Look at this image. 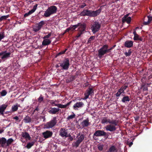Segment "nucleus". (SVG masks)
Instances as JSON below:
<instances>
[{
	"mask_svg": "<svg viewBox=\"0 0 152 152\" xmlns=\"http://www.w3.org/2000/svg\"><path fill=\"white\" fill-rule=\"evenodd\" d=\"M102 11V9L99 8L95 11L84 10L80 13V15L82 16H87L90 17H96L99 15Z\"/></svg>",
	"mask_w": 152,
	"mask_h": 152,
	"instance_id": "obj_1",
	"label": "nucleus"
},
{
	"mask_svg": "<svg viewBox=\"0 0 152 152\" xmlns=\"http://www.w3.org/2000/svg\"><path fill=\"white\" fill-rule=\"evenodd\" d=\"M78 26L80 27L79 28V31L84 33L86 28V25L85 23H78L76 25L71 26L69 28H67V32L71 34L72 31Z\"/></svg>",
	"mask_w": 152,
	"mask_h": 152,
	"instance_id": "obj_2",
	"label": "nucleus"
},
{
	"mask_svg": "<svg viewBox=\"0 0 152 152\" xmlns=\"http://www.w3.org/2000/svg\"><path fill=\"white\" fill-rule=\"evenodd\" d=\"M111 122L112 123L105 126V128L106 131L113 132L116 130V126L118 125V121L115 120H113Z\"/></svg>",
	"mask_w": 152,
	"mask_h": 152,
	"instance_id": "obj_3",
	"label": "nucleus"
},
{
	"mask_svg": "<svg viewBox=\"0 0 152 152\" xmlns=\"http://www.w3.org/2000/svg\"><path fill=\"white\" fill-rule=\"evenodd\" d=\"M57 10V7L55 6H52L49 7L45 11L44 16L46 17H49L50 15L56 13Z\"/></svg>",
	"mask_w": 152,
	"mask_h": 152,
	"instance_id": "obj_4",
	"label": "nucleus"
},
{
	"mask_svg": "<svg viewBox=\"0 0 152 152\" xmlns=\"http://www.w3.org/2000/svg\"><path fill=\"white\" fill-rule=\"evenodd\" d=\"M85 137V135L83 134L80 135L79 134L77 136L76 138L77 140L76 141L73 142L72 144L73 146L76 148L78 147L80 143L83 140Z\"/></svg>",
	"mask_w": 152,
	"mask_h": 152,
	"instance_id": "obj_5",
	"label": "nucleus"
},
{
	"mask_svg": "<svg viewBox=\"0 0 152 152\" xmlns=\"http://www.w3.org/2000/svg\"><path fill=\"white\" fill-rule=\"evenodd\" d=\"M101 27V24L99 22L95 21L91 25V29L93 33H95L98 31Z\"/></svg>",
	"mask_w": 152,
	"mask_h": 152,
	"instance_id": "obj_6",
	"label": "nucleus"
},
{
	"mask_svg": "<svg viewBox=\"0 0 152 152\" xmlns=\"http://www.w3.org/2000/svg\"><path fill=\"white\" fill-rule=\"evenodd\" d=\"M107 53L108 52L106 45H103L102 47L98 50V56L99 58H101L103 56Z\"/></svg>",
	"mask_w": 152,
	"mask_h": 152,
	"instance_id": "obj_7",
	"label": "nucleus"
},
{
	"mask_svg": "<svg viewBox=\"0 0 152 152\" xmlns=\"http://www.w3.org/2000/svg\"><path fill=\"white\" fill-rule=\"evenodd\" d=\"M57 123L56 117H54L53 120L47 122L44 125V128L47 129L52 128Z\"/></svg>",
	"mask_w": 152,
	"mask_h": 152,
	"instance_id": "obj_8",
	"label": "nucleus"
},
{
	"mask_svg": "<svg viewBox=\"0 0 152 152\" xmlns=\"http://www.w3.org/2000/svg\"><path fill=\"white\" fill-rule=\"evenodd\" d=\"M96 137L104 136L107 138L109 135L106 132H105L104 130H98L96 131L94 134V136Z\"/></svg>",
	"mask_w": 152,
	"mask_h": 152,
	"instance_id": "obj_9",
	"label": "nucleus"
},
{
	"mask_svg": "<svg viewBox=\"0 0 152 152\" xmlns=\"http://www.w3.org/2000/svg\"><path fill=\"white\" fill-rule=\"evenodd\" d=\"M94 94V90L92 88L89 87L84 93L85 99H86L88 98L90 95L92 96Z\"/></svg>",
	"mask_w": 152,
	"mask_h": 152,
	"instance_id": "obj_10",
	"label": "nucleus"
},
{
	"mask_svg": "<svg viewBox=\"0 0 152 152\" xmlns=\"http://www.w3.org/2000/svg\"><path fill=\"white\" fill-rule=\"evenodd\" d=\"M53 134V132L49 130H47L42 133L43 137L45 139L49 138L52 137Z\"/></svg>",
	"mask_w": 152,
	"mask_h": 152,
	"instance_id": "obj_11",
	"label": "nucleus"
},
{
	"mask_svg": "<svg viewBox=\"0 0 152 152\" xmlns=\"http://www.w3.org/2000/svg\"><path fill=\"white\" fill-rule=\"evenodd\" d=\"M0 54H1V56H2L1 58L2 59L7 58L10 57L11 53L10 52L7 53V51H3L0 53Z\"/></svg>",
	"mask_w": 152,
	"mask_h": 152,
	"instance_id": "obj_12",
	"label": "nucleus"
},
{
	"mask_svg": "<svg viewBox=\"0 0 152 152\" xmlns=\"http://www.w3.org/2000/svg\"><path fill=\"white\" fill-rule=\"evenodd\" d=\"M37 5V4H35L34 6L32 9L29 11L28 12L25 13L24 15V17H26L34 13L36 10Z\"/></svg>",
	"mask_w": 152,
	"mask_h": 152,
	"instance_id": "obj_13",
	"label": "nucleus"
},
{
	"mask_svg": "<svg viewBox=\"0 0 152 152\" xmlns=\"http://www.w3.org/2000/svg\"><path fill=\"white\" fill-rule=\"evenodd\" d=\"M7 141L6 139L4 137L0 138V145L1 147L4 148L7 146Z\"/></svg>",
	"mask_w": 152,
	"mask_h": 152,
	"instance_id": "obj_14",
	"label": "nucleus"
},
{
	"mask_svg": "<svg viewBox=\"0 0 152 152\" xmlns=\"http://www.w3.org/2000/svg\"><path fill=\"white\" fill-rule=\"evenodd\" d=\"M59 64H60L59 66L58 65H56V68H58L60 66L63 69H66V58L65 59L64 61L63 62L60 63Z\"/></svg>",
	"mask_w": 152,
	"mask_h": 152,
	"instance_id": "obj_15",
	"label": "nucleus"
},
{
	"mask_svg": "<svg viewBox=\"0 0 152 152\" xmlns=\"http://www.w3.org/2000/svg\"><path fill=\"white\" fill-rule=\"evenodd\" d=\"M112 120L111 121L110 119L108 118L107 117H104L102 118L101 119V123L103 124H110L112 123Z\"/></svg>",
	"mask_w": 152,
	"mask_h": 152,
	"instance_id": "obj_16",
	"label": "nucleus"
},
{
	"mask_svg": "<svg viewBox=\"0 0 152 152\" xmlns=\"http://www.w3.org/2000/svg\"><path fill=\"white\" fill-rule=\"evenodd\" d=\"M22 137L26 139V140H30L31 139V137L28 133L27 132H22L21 134Z\"/></svg>",
	"mask_w": 152,
	"mask_h": 152,
	"instance_id": "obj_17",
	"label": "nucleus"
},
{
	"mask_svg": "<svg viewBox=\"0 0 152 152\" xmlns=\"http://www.w3.org/2000/svg\"><path fill=\"white\" fill-rule=\"evenodd\" d=\"M124 45L125 47L126 48H131L133 45V42L131 40L126 41L125 42Z\"/></svg>",
	"mask_w": 152,
	"mask_h": 152,
	"instance_id": "obj_18",
	"label": "nucleus"
},
{
	"mask_svg": "<svg viewBox=\"0 0 152 152\" xmlns=\"http://www.w3.org/2000/svg\"><path fill=\"white\" fill-rule=\"evenodd\" d=\"M59 110L58 108H53L48 110V112L50 114H55L57 113Z\"/></svg>",
	"mask_w": 152,
	"mask_h": 152,
	"instance_id": "obj_19",
	"label": "nucleus"
},
{
	"mask_svg": "<svg viewBox=\"0 0 152 152\" xmlns=\"http://www.w3.org/2000/svg\"><path fill=\"white\" fill-rule=\"evenodd\" d=\"M7 106V105L5 104H3L0 106V114L3 115L4 112Z\"/></svg>",
	"mask_w": 152,
	"mask_h": 152,
	"instance_id": "obj_20",
	"label": "nucleus"
},
{
	"mask_svg": "<svg viewBox=\"0 0 152 152\" xmlns=\"http://www.w3.org/2000/svg\"><path fill=\"white\" fill-rule=\"evenodd\" d=\"M83 105L84 104L83 102H79L75 104L74 105L73 107L76 110V108L77 109V108L83 107Z\"/></svg>",
	"mask_w": 152,
	"mask_h": 152,
	"instance_id": "obj_21",
	"label": "nucleus"
},
{
	"mask_svg": "<svg viewBox=\"0 0 152 152\" xmlns=\"http://www.w3.org/2000/svg\"><path fill=\"white\" fill-rule=\"evenodd\" d=\"M81 124L82 125V128L84 127H87L89 126V120L88 119V118L83 120L81 123Z\"/></svg>",
	"mask_w": 152,
	"mask_h": 152,
	"instance_id": "obj_22",
	"label": "nucleus"
},
{
	"mask_svg": "<svg viewBox=\"0 0 152 152\" xmlns=\"http://www.w3.org/2000/svg\"><path fill=\"white\" fill-rule=\"evenodd\" d=\"M51 40L50 39H44L42 42V45L43 46L48 45L51 43Z\"/></svg>",
	"mask_w": 152,
	"mask_h": 152,
	"instance_id": "obj_23",
	"label": "nucleus"
},
{
	"mask_svg": "<svg viewBox=\"0 0 152 152\" xmlns=\"http://www.w3.org/2000/svg\"><path fill=\"white\" fill-rule=\"evenodd\" d=\"M131 20V18L130 17H128V18H122V21L123 23H124L125 22H126L128 24H129L130 23Z\"/></svg>",
	"mask_w": 152,
	"mask_h": 152,
	"instance_id": "obj_24",
	"label": "nucleus"
},
{
	"mask_svg": "<svg viewBox=\"0 0 152 152\" xmlns=\"http://www.w3.org/2000/svg\"><path fill=\"white\" fill-rule=\"evenodd\" d=\"M60 135L62 137H66V132L64 128H61L60 130Z\"/></svg>",
	"mask_w": 152,
	"mask_h": 152,
	"instance_id": "obj_25",
	"label": "nucleus"
},
{
	"mask_svg": "<svg viewBox=\"0 0 152 152\" xmlns=\"http://www.w3.org/2000/svg\"><path fill=\"white\" fill-rule=\"evenodd\" d=\"M130 100V99L128 96H124L121 99V101L123 103L129 102Z\"/></svg>",
	"mask_w": 152,
	"mask_h": 152,
	"instance_id": "obj_26",
	"label": "nucleus"
},
{
	"mask_svg": "<svg viewBox=\"0 0 152 152\" xmlns=\"http://www.w3.org/2000/svg\"><path fill=\"white\" fill-rule=\"evenodd\" d=\"M76 78V76H71L68 77V79H67V83L70 82L74 80Z\"/></svg>",
	"mask_w": 152,
	"mask_h": 152,
	"instance_id": "obj_27",
	"label": "nucleus"
},
{
	"mask_svg": "<svg viewBox=\"0 0 152 152\" xmlns=\"http://www.w3.org/2000/svg\"><path fill=\"white\" fill-rule=\"evenodd\" d=\"M124 92L122 89L120 88L118 91L117 92L115 96L116 97H119Z\"/></svg>",
	"mask_w": 152,
	"mask_h": 152,
	"instance_id": "obj_28",
	"label": "nucleus"
},
{
	"mask_svg": "<svg viewBox=\"0 0 152 152\" xmlns=\"http://www.w3.org/2000/svg\"><path fill=\"white\" fill-rule=\"evenodd\" d=\"M24 120L25 123H26L31 122V118L27 116L24 118Z\"/></svg>",
	"mask_w": 152,
	"mask_h": 152,
	"instance_id": "obj_29",
	"label": "nucleus"
},
{
	"mask_svg": "<svg viewBox=\"0 0 152 152\" xmlns=\"http://www.w3.org/2000/svg\"><path fill=\"white\" fill-rule=\"evenodd\" d=\"M34 143L35 142L33 141L29 142L27 143L26 147L28 149H29L34 145Z\"/></svg>",
	"mask_w": 152,
	"mask_h": 152,
	"instance_id": "obj_30",
	"label": "nucleus"
},
{
	"mask_svg": "<svg viewBox=\"0 0 152 152\" xmlns=\"http://www.w3.org/2000/svg\"><path fill=\"white\" fill-rule=\"evenodd\" d=\"M41 29V28L37 25V24L33 28V31L36 32L39 31Z\"/></svg>",
	"mask_w": 152,
	"mask_h": 152,
	"instance_id": "obj_31",
	"label": "nucleus"
},
{
	"mask_svg": "<svg viewBox=\"0 0 152 152\" xmlns=\"http://www.w3.org/2000/svg\"><path fill=\"white\" fill-rule=\"evenodd\" d=\"M53 104H54L55 106H57L58 107L61 108H64L66 107V104L64 105L59 104H56L54 103H53Z\"/></svg>",
	"mask_w": 152,
	"mask_h": 152,
	"instance_id": "obj_32",
	"label": "nucleus"
},
{
	"mask_svg": "<svg viewBox=\"0 0 152 152\" xmlns=\"http://www.w3.org/2000/svg\"><path fill=\"white\" fill-rule=\"evenodd\" d=\"M7 141V146H9L13 142L14 140L10 138Z\"/></svg>",
	"mask_w": 152,
	"mask_h": 152,
	"instance_id": "obj_33",
	"label": "nucleus"
},
{
	"mask_svg": "<svg viewBox=\"0 0 152 152\" xmlns=\"http://www.w3.org/2000/svg\"><path fill=\"white\" fill-rule=\"evenodd\" d=\"M133 39L135 41L140 40L142 41V39L141 37H140L137 34L134 36Z\"/></svg>",
	"mask_w": 152,
	"mask_h": 152,
	"instance_id": "obj_34",
	"label": "nucleus"
},
{
	"mask_svg": "<svg viewBox=\"0 0 152 152\" xmlns=\"http://www.w3.org/2000/svg\"><path fill=\"white\" fill-rule=\"evenodd\" d=\"M95 38V36H91L88 39L87 42L88 44H91L92 41L94 40Z\"/></svg>",
	"mask_w": 152,
	"mask_h": 152,
	"instance_id": "obj_35",
	"label": "nucleus"
},
{
	"mask_svg": "<svg viewBox=\"0 0 152 152\" xmlns=\"http://www.w3.org/2000/svg\"><path fill=\"white\" fill-rule=\"evenodd\" d=\"M116 150L115 147L114 145H112L109 149V152H113Z\"/></svg>",
	"mask_w": 152,
	"mask_h": 152,
	"instance_id": "obj_36",
	"label": "nucleus"
},
{
	"mask_svg": "<svg viewBox=\"0 0 152 152\" xmlns=\"http://www.w3.org/2000/svg\"><path fill=\"white\" fill-rule=\"evenodd\" d=\"M9 15H7L2 16L0 18V21H1L4 20H6L9 17Z\"/></svg>",
	"mask_w": 152,
	"mask_h": 152,
	"instance_id": "obj_37",
	"label": "nucleus"
},
{
	"mask_svg": "<svg viewBox=\"0 0 152 152\" xmlns=\"http://www.w3.org/2000/svg\"><path fill=\"white\" fill-rule=\"evenodd\" d=\"M5 37L4 32L2 31L0 32V41Z\"/></svg>",
	"mask_w": 152,
	"mask_h": 152,
	"instance_id": "obj_38",
	"label": "nucleus"
},
{
	"mask_svg": "<svg viewBox=\"0 0 152 152\" xmlns=\"http://www.w3.org/2000/svg\"><path fill=\"white\" fill-rule=\"evenodd\" d=\"M75 116V115L73 113L70 115H69L67 118V119L68 120H70L72 119L73 118H74Z\"/></svg>",
	"mask_w": 152,
	"mask_h": 152,
	"instance_id": "obj_39",
	"label": "nucleus"
},
{
	"mask_svg": "<svg viewBox=\"0 0 152 152\" xmlns=\"http://www.w3.org/2000/svg\"><path fill=\"white\" fill-rule=\"evenodd\" d=\"M45 24L44 21L43 20L41 21L37 24V25L41 28Z\"/></svg>",
	"mask_w": 152,
	"mask_h": 152,
	"instance_id": "obj_40",
	"label": "nucleus"
},
{
	"mask_svg": "<svg viewBox=\"0 0 152 152\" xmlns=\"http://www.w3.org/2000/svg\"><path fill=\"white\" fill-rule=\"evenodd\" d=\"M51 34H52L51 32H50L48 35H46L44 36L43 37V39H48V38H50V37L51 36Z\"/></svg>",
	"mask_w": 152,
	"mask_h": 152,
	"instance_id": "obj_41",
	"label": "nucleus"
},
{
	"mask_svg": "<svg viewBox=\"0 0 152 152\" xmlns=\"http://www.w3.org/2000/svg\"><path fill=\"white\" fill-rule=\"evenodd\" d=\"M131 53H132V51H131V49H130V50H129L128 52H125L124 53V54H125V55L126 56H129L131 55Z\"/></svg>",
	"mask_w": 152,
	"mask_h": 152,
	"instance_id": "obj_42",
	"label": "nucleus"
},
{
	"mask_svg": "<svg viewBox=\"0 0 152 152\" xmlns=\"http://www.w3.org/2000/svg\"><path fill=\"white\" fill-rule=\"evenodd\" d=\"M18 106L17 105H14L12 107V109L13 111H16L18 109Z\"/></svg>",
	"mask_w": 152,
	"mask_h": 152,
	"instance_id": "obj_43",
	"label": "nucleus"
},
{
	"mask_svg": "<svg viewBox=\"0 0 152 152\" xmlns=\"http://www.w3.org/2000/svg\"><path fill=\"white\" fill-rule=\"evenodd\" d=\"M146 18H147L148 21L150 23L151 22L152 20V16H147V17L144 18V20Z\"/></svg>",
	"mask_w": 152,
	"mask_h": 152,
	"instance_id": "obj_44",
	"label": "nucleus"
},
{
	"mask_svg": "<svg viewBox=\"0 0 152 152\" xmlns=\"http://www.w3.org/2000/svg\"><path fill=\"white\" fill-rule=\"evenodd\" d=\"M7 94V92L5 90H3L1 93V96H5Z\"/></svg>",
	"mask_w": 152,
	"mask_h": 152,
	"instance_id": "obj_45",
	"label": "nucleus"
},
{
	"mask_svg": "<svg viewBox=\"0 0 152 152\" xmlns=\"http://www.w3.org/2000/svg\"><path fill=\"white\" fill-rule=\"evenodd\" d=\"M43 100V98L42 95H41L38 99V101L40 103Z\"/></svg>",
	"mask_w": 152,
	"mask_h": 152,
	"instance_id": "obj_46",
	"label": "nucleus"
},
{
	"mask_svg": "<svg viewBox=\"0 0 152 152\" xmlns=\"http://www.w3.org/2000/svg\"><path fill=\"white\" fill-rule=\"evenodd\" d=\"M105 45L106 46V47H107V50L108 52V53L110 52L111 50H112V49H113L112 48V47H111V48H108L109 46H108V45H107V44H105Z\"/></svg>",
	"mask_w": 152,
	"mask_h": 152,
	"instance_id": "obj_47",
	"label": "nucleus"
},
{
	"mask_svg": "<svg viewBox=\"0 0 152 152\" xmlns=\"http://www.w3.org/2000/svg\"><path fill=\"white\" fill-rule=\"evenodd\" d=\"M67 137H68V140L70 141H72L73 140V137H72L70 134H67Z\"/></svg>",
	"mask_w": 152,
	"mask_h": 152,
	"instance_id": "obj_48",
	"label": "nucleus"
},
{
	"mask_svg": "<svg viewBox=\"0 0 152 152\" xmlns=\"http://www.w3.org/2000/svg\"><path fill=\"white\" fill-rule=\"evenodd\" d=\"M66 48H65L64 50L61 51L60 52H59V53H58L57 55L59 56L61 54H64L65 52L66 51Z\"/></svg>",
	"mask_w": 152,
	"mask_h": 152,
	"instance_id": "obj_49",
	"label": "nucleus"
},
{
	"mask_svg": "<svg viewBox=\"0 0 152 152\" xmlns=\"http://www.w3.org/2000/svg\"><path fill=\"white\" fill-rule=\"evenodd\" d=\"M86 6V4L85 3H83L82 4L79 6V7L80 8H83Z\"/></svg>",
	"mask_w": 152,
	"mask_h": 152,
	"instance_id": "obj_50",
	"label": "nucleus"
},
{
	"mask_svg": "<svg viewBox=\"0 0 152 152\" xmlns=\"http://www.w3.org/2000/svg\"><path fill=\"white\" fill-rule=\"evenodd\" d=\"M83 32H81V31H79V32L77 34V35H76V37H77V38H78V37H80V36H81V35L83 34Z\"/></svg>",
	"mask_w": 152,
	"mask_h": 152,
	"instance_id": "obj_51",
	"label": "nucleus"
},
{
	"mask_svg": "<svg viewBox=\"0 0 152 152\" xmlns=\"http://www.w3.org/2000/svg\"><path fill=\"white\" fill-rule=\"evenodd\" d=\"M127 87V86H123L120 88L122 89L123 90V91H124L126 90Z\"/></svg>",
	"mask_w": 152,
	"mask_h": 152,
	"instance_id": "obj_52",
	"label": "nucleus"
},
{
	"mask_svg": "<svg viewBox=\"0 0 152 152\" xmlns=\"http://www.w3.org/2000/svg\"><path fill=\"white\" fill-rule=\"evenodd\" d=\"M98 148L100 151L102 150L103 149V146L102 145H99L98 146Z\"/></svg>",
	"mask_w": 152,
	"mask_h": 152,
	"instance_id": "obj_53",
	"label": "nucleus"
},
{
	"mask_svg": "<svg viewBox=\"0 0 152 152\" xmlns=\"http://www.w3.org/2000/svg\"><path fill=\"white\" fill-rule=\"evenodd\" d=\"M150 23L148 21H144L143 24L144 25H148Z\"/></svg>",
	"mask_w": 152,
	"mask_h": 152,
	"instance_id": "obj_54",
	"label": "nucleus"
},
{
	"mask_svg": "<svg viewBox=\"0 0 152 152\" xmlns=\"http://www.w3.org/2000/svg\"><path fill=\"white\" fill-rule=\"evenodd\" d=\"M13 118V119L16 120V121H18L19 119L18 117L17 116H15Z\"/></svg>",
	"mask_w": 152,
	"mask_h": 152,
	"instance_id": "obj_55",
	"label": "nucleus"
},
{
	"mask_svg": "<svg viewBox=\"0 0 152 152\" xmlns=\"http://www.w3.org/2000/svg\"><path fill=\"white\" fill-rule=\"evenodd\" d=\"M129 15V14H126L122 18H128V16Z\"/></svg>",
	"mask_w": 152,
	"mask_h": 152,
	"instance_id": "obj_56",
	"label": "nucleus"
},
{
	"mask_svg": "<svg viewBox=\"0 0 152 152\" xmlns=\"http://www.w3.org/2000/svg\"><path fill=\"white\" fill-rule=\"evenodd\" d=\"M133 34H134V36L137 35V34L136 31L135 30V29H134V30Z\"/></svg>",
	"mask_w": 152,
	"mask_h": 152,
	"instance_id": "obj_57",
	"label": "nucleus"
},
{
	"mask_svg": "<svg viewBox=\"0 0 152 152\" xmlns=\"http://www.w3.org/2000/svg\"><path fill=\"white\" fill-rule=\"evenodd\" d=\"M69 60L67 59V69H68L69 65Z\"/></svg>",
	"mask_w": 152,
	"mask_h": 152,
	"instance_id": "obj_58",
	"label": "nucleus"
},
{
	"mask_svg": "<svg viewBox=\"0 0 152 152\" xmlns=\"http://www.w3.org/2000/svg\"><path fill=\"white\" fill-rule=\"evenodd\" d=\"M128 144L129 146V147H131L132 145L133 144V143L132 142H130L129 143H128Z\"/></svg>",
	"mask_w": 152,
	"mask_h": 152,
	"instance_id": "obj_59",
	"label": "nucleus"
},
{
	"mask_svg": "<svg viewBox=\"0 0 152 152\" xmlns=\"http://www.w3.org/2000/svg\"><path fill=\"white\" fill-rule=\"evenodd\" d=\"M39 109L38 108V107H37L34 110V112L35 111H38L39 110Z\"/></svg>",
	"mask_w": 152,
	"mask_h": 152,
	"instance_id": "obj_60",
	"label": "nucleus"
},
{
	"mask_svg": "<svg viewBox=\"0 0 152 152\" xmlns=\"http://www.w3.org/2000/svg\"><path fill=\"white\" fill-rule=\"evenodd\" d=\"M148 90V88L147 87L144 88H143V90L144 91H147Z\"/></svg>",
	"mask_w": 152,
	"mask_h": 152,
	"instance_id": "obj_61",
	"label": "nucleus"
},
{
	"mask_svg": "<svg viewBox=\"0 0 152 152\" xmlns=\"http://www.w3.org/2000/svg\"><path fill=\"white\" fill-rule=\"evenodd\" d=\"M21 141L22 142H25V141L23 140V139L22 138H21Z\"/></svg>",
	"mask_w": 152,
	"mask_h": 152,
	"instance_id": "obj_62",
	"label": "nucleus"
},
{
	"mask_svg": "<svg viewBox=\"0 0 152 152\" xmlns=\"http://www.w3.org/2000/svg\"><path fill=\"white\" fill-rule=\"evenodd\" d=\"M4 132V130L3 129L0 130V134L1 133Z\"/></svg>",
	"mask_w": 152,
	"mask_h": 152,
	"instance_id": "obj_63",
	"label": "nucleus"
},
{
	"mask_svg": "<svg viewBox=\"0 0 152 152\" xmlns=\"http://www.w3.org/2000/svg\"><path fill=\"white\" fill-rule=\"evenodd\" d=\"M71 101L70 102H69L67 103V106L69 105L71 103Z\"/></svg>",
	"mask_w": 152,
	"mask_h": 152,
	"instance_id": "obj_64",
	"label": "nucleus"
}]
</instances>
